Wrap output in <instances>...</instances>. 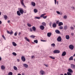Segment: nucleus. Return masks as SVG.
<instances>
[{
    "label": "nucleus",
    "mask_w": 75,
    "mask_h": 75,
    "mask_svg": "<svg viewBox=\"0 0 75 75\" xmlns=\"http://www.w3.org/2000/svg\"><path fill=\"white\" fill-rule=\"evenodd\" d=\"M12 54H13V55H14L15 56H16V55H17V54L14 52H13Z\"/></svg>",
    "instance_id": "4c0bfd02"
},
{
    "label": "nucleus",
    "mask_w": 75,
    "mask_h": 75,
    "mask_svg": "<svg viewBox=\"0 0 75 75\" xmlns=\"http://www.w3.org/2000/svg\"><path fill=\"white\" fill-rule=\"evenodd\" d=\"M17 15L19 16H21V13H20L19 11H17Z\"/></svg>",
    "instance_id": "2eb2a0df"
},
{
    "label": "nucleus",
    "mask_w": 75,
    "mask_h": 75,
    "mask_svg": "<svg viewBox=\"0 0 75 75\" xmlns=\"http://www.w3.org/2000/svg\"><path fill=\"white\" fill-rule=\"evenodd\" d=\"M64 29L66 30L68 29V26H67V25H65L64 26Z\"/></svg>",
    "instance_id": "393cba45"
},
{
    "label": "nucleus",
    "mask_w": 75,
    "mask_h": 75,
    "mask_svg": "<svg viewBox=\"0 0 75 75\" xmlns=\"http://www.w3.org/2000/svg\"><path fill=\"white\" fill-rule=\"evenodd\" d=\"M54 0V4H57V0Z\"/></svg>",
    "instance_id": "3c124183"
},
{
    "label": "nucleus",
    "mask_w": 75,
    "mask_h": 75,
    "mask_svg": "<svg viewBox=\"0 0 75 75\" xmlns=\"http://www.w3.org/2000/svg\"><path fill=\"white\" fill-rule=\"evenodd\" d=\"M49 57L50 58H51V59H55V57H52V56H50Z\"/></svg>",
    "instance_id": "72a5a7b5"
},
{
    "label": "nucleus",
    "mask_w": 75,
    "mask_h": 75,
    "mask_svg": "<svg viewBox=\"0 0 75 75\" xmlns=\"http://www.w3.org/2000/svg\"><path fill=\"white\" fill-rule=\"evenodd\" d=\"M66 38L67 40H69L70 38L69 37V35H66Z\"/></svg>",
    "instance_id": "6ab92c4d"
},
{
    "label": "nucleus",
    "mask_w": 75,
    "mask_h": 75,
    "mask_svg": "<svg viewBox=\"0 0 75 75\" xmlns=\"http://www.w3.org/2000/svg\"><path fill=\"white\" fill-rule=\"evenodd\" d=\"M30 31H31V32H32V31H33V29H32V28H30Z\"/></svg>",
    "instance_id": "864d4df0"
},
{
    "label": "nucleus",
    "mask_w": 75,
    "mask_h": 75,
    "mask_svg": "<svg viewBox=\"0 0 75 75\" xmlns=\"http://www.w3.org/2000/svg\"><path fill=\"white\" fill-rule=\"evenodd\" d=\"M70 29L71 30H74V28L72 26H71L70 27Z\"/></svg>",
    "instance_id": "f704fd0d"
},
{
    "label": "nucleus",
    "mask_w": 75,
    "mask_h": 75,
    "mask_svg": "<svg viewBox=\"0 0 75 75\" xmlns=\"http://www.w3.org/2000/svg\"><path fill=\"white\" fill-rule=\"evenodd\" d=\"M34 13H37V9H35L34 10Z\"/></svg>",
    "instance_id": "473e14b6"
},
{
    "label": "nucleus",
    "mask_w": 75,
    "mask_h": 75,
    "mask_svg": "<svg viewBox=\"0 0 75 75\" xmlns=\"http://www.w3.org/2000/svg\"><path fill=\"white\" fill-rule=\"evenodd\" d=\"M34 56H33L31 57L32 58H34Z\"/></svg>",
    "instance_id": "e2e57ef3"
},
{
    "label": "nucleus",
    "mask_w": 75,
    "mask_h": 75,
    "mask_svg": "<svg viewBox=\"0 0 75 75\" xmlns=\"http://www.w3.org/2000/svg\"><path fill=\"white\" fill-rule=\"evenodd\" d=\"M71 67L72 69H75V65L73 64H71Z\"/></svg>",
    "instance_id": "6e6552de"
},
{
    "label": "nucleus",
    "mask_w": 75,
    "mask_h": 75,
    "mask_svg": "<svg viewBox=\"0 0 75 75\" xmlns=\"http://www.w3.org/2000/svg\"><path fill=\"white\" fill-rule=\"evenodd\" d=\"M2 37L5 40H6V38H5V36H4V35H2Z\"/></svg>",
    "instance_id": "a19ab883"
},
{
    "label": "nucleus",
    "mask_w": 75,
    "mask_h": 75,
    "mask_svg": "<svg viewBox=\"0 0 75 75\" xmlns=\"http://www.w3.org/2000/svg\"><path fill=\"white\" fill-rule=\"evenodd\" d=\"M31 5L33 6V7H35V6L36 4L34 2H31Z\"/></svg>",
    "instance_id": "ddd939ff"
},
{
    "label": "nucleus",
    "mask_w": 75,
    "mask_h": 75,
    "mask_svg": "<svg viewBox=\"0 0 75 75\" xmlns=\"http://www.w3.org/2000/svg\"><path fill=\"white\" fill-rule=\"evenodd\" d=\"M18 62H20V60L19 59H17Z\"/></svg>",
    "instance_id": "13d9d810"
},
{
    "label": "nucleus",
    "mask_w": 75,
    "mask_h": 75,
    "mask_svg": "<svg viewBox=\"0 0 75 75\" xmlns=\"http://www.w3.org/2000/svg\"><path fill=\"white\" fill-rule=\"evenodd\" d=\"M40 28L41 29V30H43L44 29V26L42 25H41L40 26Z\"/></svg>",
    "instance_id": "9d476101"
},
{
    "label": "nucleus",
    "mask_w": 75,
    "mask_h": 75,
    "mask_svg": "<svg viewBox=\"0 0 75 75\" xmlns=\"http://www.w3.org/2000/svg\"><path fill=\"white\" fill-rule=\"evenodd\" d=\"M68 71V72H70V73H73V71L72 69H68L67 70Z\"/></svg>",
    "instance_id": "1a4fd4ad"
},
{
    "label": "nucleus",
    "mask_w": 75,
    "mask_h": 75,
    "mask_svg": "<svg viewBox=\"0 0 75 75\" xmlns=\"http://www.w3.org/2000/svg\"><path fill=\"white\" fill-rule=\"evenodd\" d=\"M47 17V16H44L43 17V18L44 19H45Z\"/></svg>",
    "instance_id": "09e8293b"
},
{
    "label": "nucleus",
    "mask_w": 75,
    "mask_h": 75,
    "mask_svg": "<svg viewBox=\"0 0 75 75\" xmlns=\"http://www.w3.org/2000/svg\"><path fill=\"white\" fill-rule=\"evenodd\" d=\"M52 26L53 28H55L57 27V24L55 23H54L52 24Z\"/></svg>",
    "instance_id": "dca6fc26"
},
{
    "label": "nucleus",
    "mask_w": 75,
    "mask_h": 75,
    "mask_svg": "<svg viewBox=\"0 0 75 75\" xmlns=\"http://www.w3.org/2000/svg\"><path fill=\"white\" fill-rule=\"evenodd\" d=\"M41 41H43V42H45V41H46V40H41Z\"/></svg>",
    "instance_id": "6e6d98bb"
},
{
    "label": "nucleus",
    "mask_w": 75,
    "mask_h": 75,
    "mask_svg": "<svg viewBox=\"0 0 75 75\" xmlns=\"http://www.w3.org/2000/svg\"><path fill=\"white\" fill-rule=\"evenodd\" d=\"M51 45V46H52V47H55V44L54 43H53Z\"/></svg>",
    "instance_id": "58836bf2"
},
{
    "label": "nucleus",
    "mask_w": 75,
    "mask_h": 75,
    "mask_svg": "<svg viewBox=\"0 0 75 75\" xmlns=\"http://www.w3.org/2000/svg\"><path fill=\"white\" fill-rule=\"evenodd\" d=\"M56 13H57V14H60V12L59 11H57Z\"/></svg>",
    "instance_id": "de8ad7c7"
},
{
    "label": "nucleus",
    "mask_w": 75,
    "mask_h": 75,
    "mask_svg": "<svg viewBox=\"0 0 75 75\" xmlns=\"http://www.w3.org/2000/svg\"><path fill=\"white\" fill-rule=\"evenodd\" d=\"M55 31L56 34H59L60 33V31L58 30H56Z\"/></svg>",
    "instance_id": "a211bd4d"
},
{
    "label": "nucleus",
    "mask_w": 75,
    "mask_h": 75,
    "mask_svg": "<svg viewBox=\"0 0 75 75\" xmlns=\"http://www.w3.org/2000/svg\"><path fill=\"white\" fill-rule=\"evenodd\" d=\"M66 54H67V53L66 52L64 51L63 52L62 54V56L64 57V56L66 55Z\"/></svg>",
    "instance_id": "9b49d317"
},
{
    "label": "nucleus",
    "mask_w": 75,
    "mask_h": 75,
    "mask_svg": "<svg viewBox=\"0 0 75 75\" xmlns=\"http://www.w3.org/2000/svg\"><path fill=\"white\" fill-rule=\"evenodd\" d=\"M27 25L28 26V27H31V25L29 23H28L27 24Z\"/></svg>",
    "instance_id": "2f4dec72"
},
{
    "label": "nucleus",
    "mask_w": 75,
    "mask_h": 75,
    "mask_svg": "<svg viewBox=\"0 0 75 75\" xmlns=\"http://www.w3.org/2000/svg\"><path fill=\"white\" fill-rule=\"evenodd\" d=\"M63 28V27L62 26H61L59 27V29L60 30H62Z\"/></svg>",
    "instance_id": "a18cd8bd"
},
{
    "label": "nucleus",
    "mask_w": 75,
    "mask_h": 75,
    "mask_svg": "<svg viewBox=\"0 0 75 75\" xmlns=\"http://www.w3.org/2000/svg\"><path fill=\"white\" fill-rule=\"evenodd\" d=\"M30 37L31 38H35V36H34V35H32L30 36Z\"/></svg>",
    "instance_id": "e433bc0d"
},
{
    "label": "nucleus",
    "mask_w": 75,
    "mask_h": 75,
    "mask_svg": "<svg viewBox=\"0 0 75 75\" xmlns=\"http://www.w3.org/2000/svg\"><path fill=\"white\" fill-rule=\"evenodd\" d=\"M10 20H8V23H10Z\"/></svg>",
    "instance_id": "680f3d73"
},
{
    "label": "nucleus",
    "mask_w": 75,
    "mask_h": 75,
    "mask_svg": "<svg viewBox=\"0 0 75 75\" xmlns=\"http://www.w3.org/2000/svg\"><path fill=\"white\" fill-rule=\"evenodd\" d=\"M13 69L14 70H15V71L17 70V68L16 66H13Z\"/></svg>",
    "instance_id": "c756f323"
},
{
    "label": "nucleus",
    "mask_w": 75,
    "mask_h": 75,
    "mask_svg": "<svg viewBox=\"0 0 75 75\" xmlns=\"http://www.w3.org/2000/svg\"><path fill=\"white\" fill-rule=\"evenodd\" d=\"M27 13V11H25L24 13Z\"/></svg>",
    "instance_id": "0e129e2a"
},
{
    "label": "nucleus",
    "mask_w": 75,
    "mask_h": 75,
    "mask_svg": "<svg viewBox=\"0 0 75 75\" xmlns=\"http://www.w3.org/2000/svg\"><path fill=\"white\" fill-rule=\"evenodd\" d=\"M7 33L8 34H10V35H11L12 34H13V31L11 30V32H10L8 30L7 31Z\"/></svg>",
    "instance_id": "f8f14e48"
},
{
    "label": "nucleus",
    "mask_w": 75,
    "mask_h": 75,
    "mask_svg": "<svg viewBox=\"0 0 75 75\" xmlns=\"http://www.w3.org/2000/svg\"><path fill=\"white\" fill-rule=\"evenodd\" d=\"M62 40V39L61 36H59L57 38V41L59 42L61 41Z\"/></svg>",
    "instance_id": "0eeeda50"
},
{
    "label": "nucleus",
    "mask_w": 75,
    "mask_h": 75,
    "mask_svg": "<svg viewBox=\"0 0 75 75\" xmlns=\"http://www.w3.org/2000/svg\"><path fill=\"white\" fill-rule=\"evenodd\" d=\"M57 5L58 4V1H57Z\"/></svg>",
    "instance_id": "69168bd1"
},
{
    "label": "nucleus",
    "mask_w": 75,
    "mask_h": 75,
    "mask_svg": "<svg viewBox=\"0 0 75 75\" xmlns=\"http://www.w3.org/2000/svg\"><path fill=\"white\" fill-rule=\"evenodd\" d=\"M46 15V14L45 13L44 14H42L40 16V17H44V16H45Z\"/></svg>",
    "instance_id": "aec40b11"
},
{
    "label": "nucleus",
    "mask_w": 75,
    "mask_h": 75,
    "mask_svg": "<svg viewBox=\"0 0 75 75\" xmlns=\"http://www.w3.org/2000/svg\"><path fill=\"white\" fill-rule=\"evenodd\" d=\"M64 75H72V74H71V73L67 72V74L66 73H65L64 74Z\"/></svg>",
    "instance_id": "f3484780"
},
{
    "label": "nucleus",
    "mask_w": 75,
    "mask_h": 75,
    "mask_svg": "<svg viewBox=\"0 0 75 75\" xmlns=\"http://www.w3.org/2000/svg\"><path fill=\"white\" fill-rule=\"evenodd\" d=\"M67 18V16L65 15L63 17V18Z\"/></svg>",
    "instance_id": "49530a36"
},
{
    "label": "nucleus",
    "mask_w": 75,
    "mask_h": 75,
    "mask_svg": "<svg viewBox=\"0 0 75 75\" xmlns=\"http://www.w3.org/2000/svg\"><path fill=\"white\" fill-rule=\"evenodd\" d=\"M4 18L5 19H6L7 18V16L6 15H4Z\"/></svg>",
    "instance_id": "79ce46f5"
},
{
    "label": "nucleus",
    "mask_w": 75,
    "mask_h": 75,
    "mask_svg": "<svg viewBox=\"0 0 75 75\" xmlns=\"http://www.w3.org/2000/svg\"><path fill=\"white\" fill-rule=\"evenodd\" d=\"M20 2L21 4L24 7H25V5H24V0H21L20 1Z\"/></svg>",
    "instance_id": "f03ea898"
},
{
    "label": "nucleus",
    "mask_w": 75,
    "mask_h": 75,
    "mask_svg": "<svg viewBox=\"0 0 75 75\" xmlns=\"http://www.w3.org/2000/svg\"><path fill=\"white\" fill-rule=\"evenodd\" d=\"M8 75H13V73L12 72H10L8 73Z\"/></svg>",
    "instance_id": "c9c22d12"
},
{
    "label": "nucleus",
    "mask_w": 75,
    "mask_h": 75,
    "mask_svg": "<svg viewBox=\"0 0 75 75\" xmlns=\"http://www.w3.org/2000/svg\"><path fill=\"white\" fill-rule=\"evenodd\" d=\"M35 19H41V18L40 17H35Z\"/></svg>",
    "instance_id": "c85d7f7f"
},
{
    "label": "nucleus",
    "mask_w": 75,
    "mask_h": 75,
    "mask_svg": "<svg viewBox=\"0 0 75 75\" xmlns=\"http://www.w3.org/2000/svg\"><path fill=\"white\" fill-rule=\"evenodd\" d=\"M44 65L45 66L47 67H48V65H46L45 64Z\"/></svg>",
    "instance_id": "5fc2aeb1"
},
{
    "label": "nucleus",
    "mask_w": 75,
    "mask_h": 75,
    "mask_svg": "<svg viewBox=\"0 0 75 75\" xmlns=\"http://www.w3.org/2000/svg\"><path fill=\"white\" fill-rule=\"evenodd\" d=\"M18 10L21 14H23L24 13V9L22 8H18Z\"/></svg>",
    "instance_id": "f257e3e1"
},
{
    "label": "nucleus",
    "mask_w": 75,
    "mask_h": 75,
    "mask_svg": "<svg viewBox=\"0 0 75 75\" xmlns=\"http://www.w3.org/2000/svg\"><path fill=\"white\" fill-rule=\"evenodd\" d=\"M69 48H70V49H71V50H74V47L73 45H69Z\"/></svg>",
    "instance_id": "20e7f679"
},
{
    "label": "nucleus",
    "mask_w": 75,
    "mask_h": 75,
    "mask_svg": "<svg viewBox=\"0 0 75 75\" xmlns=\"http://www.w3.org/2000/svg\"><path fill=\"white\" fill-rule=\"evenodd\" d=\"M13 45V46H17V44H16V43H15V42H12Z\"/></svg>",
    "instance_id": "412c9836"
},
{
    "label": "nucleus",
    "mask_w": 75,
    "mask_h": 75,
    "mask_svg": "<svg viewBox=\"0 0 75 75\" xmlns=\"http://www.w3.org/2000/svg\"><path fill=\"white\" fill-rule=\"evenodd\" d=\"M69 61H71V60H73V57L72 56H71L69 58Z\"/></svg>",
    "instance_id": "7c9ffc66"
},
{
    "label": "nucleus",
    "mask_w": 75,
    "mask_h": 75,
    "mask_svg": "<svg viewBox=\"0 0 75 75\" xmlns=\"http://www.w3.org/2000/svg\"><path fill=\"white\" fill-rule=\"evenodd\" d=\"M60 52V51L58 50H55L53 51L54 54H59Z\"/></svg>",
    "instance_id": "7ed1b4c3"
},
{
    "label": "nucleus",
    "mask_w": 75,
    "mask_h": 75,
    "mask_svg": "<svg viewBox=\"0 0 75 75\" xmlns=\"http://www.w3.org/2000/svg\"><path fill=\"white\" fill-rule=\"evenodd\" d=\"M59 21H56V23L57 24H59Z\"/></svg>",
    "instance_id": "c03bdc74"
},
{
    "label": "nucleus",
    "mask_w": 75,
    "mask_h": 75,
    "mask_svg": "<svg viewBox=\"0 0 75 75\" xmlns=\"http://www.w3.org/2000/svg\"><path fill=\"white\" fill-rule=\"evenodd\" d=\"M34 42H35L36 44H37L38 43V40H34Z\"/></svg>",
    "instance_id": "ea45409f"
},
{
    "label": "nucleus",
    "mask_w": 75,
    "mask_h": 75,
    "mask_svg": "<svg viewBox=\"0 0 75 75\" xmlns=\"http://www.w3.org/2000/svg\"><path fill=\"white\" fill-rule=\"evenodd\" d=\"M2 23V22H1V21H0V24H1Z\"/></svg>",
    "instance_id": "bf43d9fd"
},
{
    "label": "nucleus",
    "mask_w": 75,
    "mask_h": 75,
    "mask_svg": "<svg viewBox=\"0 0 75 75\" xmlns=\"http://www.w3.org/2000/svg\"><path fill=\"white\" fill-rule=\"evenodd\" d=\"M75 53L73 55V57H75Z\"/></svg>",
    "instance_id": "338daca9"
},
{
    "label": "nucleus",
    "mask_w": 75,
    "mask_h": 75,
    "mask_svg": "<svg viewBox=\"0 0 75 75\" xmlns=\"http://www.w3.org/2000/svg\"><path fill=\"white\" fill-rule=\"evenodd\" d=\"M63 25V23L62 22H59V23L58 25L59 26H61V25Z\"/></svg>",
    "instance_id": "b1692460"
},
{
    "label": "nucleus",
    "mask_w": 75,
    "mask_h": 75,
    "mask_svg": "<svg viewBox=\"0 0 75 75\" xmlns=\"http://www.w3.org/2000/svg\"><path fill=\"white\" fill-rule=\"evenodd\" d=\"M18 75H21V74H18Z\"/></svg>",
    "instance_id": "774afa93"
},
{
    "label": "nucleus",
    "mask_w": 75,
    "mask_h": 75,
    "mask_svg": "<svg viewBox=\"0 0 75 75\" xmlns=\"http://www.w3.org/2000/svg\"><path fill=\"white\" fill-rule=\"evenodd\" d=\"M21 34V33L20 32H19L18 33V35H20Z\"/></svg>",
    "instance_id": "603ef678"
},
{
    "label": "nucleus",
    "mask_w": 75,
    "mask_h": 75,
    "mask_svg": "<svg viewBox=\"0 0 75 75\" xmlns=\"http://www.w3.org/2000/svg\"><path fill=\"white\" fill-rule=\"evenodd\" d=\"M25 39L26 41H28V42H30V40H29V39L27 37H25Z\"/></svg>",
    "instance_id": "bb28decb"
},
{
    "label": "nucleus",
    "mask_w": 75,
    "mask_h": 75,
    "mask_svg": "<svg viewBox=\"0 0 75 75\" xmlns=\"http://www.w3.org/2000/svg\"><path fill=\"white\" fill-rule=\"evenodd\" d=\"M71 35H72V36L74 35V33H71Z\"/></svg>",
    "instance_id": "4d7b16f0"
},
{
    "label": "nucleus",
    "mask_w": 75,
    "mask_h": 75,
    "mask_svg": "<svg viewBox=\"0 0 75 75\" xmlns=\"http://www.w3.org/2000/svg\"><path fill=\"white\" fill-rule=\"evenodd\" d=\"M71 8H73V10H75V7H74V6H71Z\"/></svg>",
    "instance_id": "8fccbe9b"
},
{
    "label": "nucleus",
    "mask_w": 75,
    "mask_h": 75,
    "mask_svg": "<svg viewBox=\"0 0 75 75\" xmlns=\"http://www.w3.org/2000/svg\"><path fill=\"white\" fill-rule=\"evenodd\" d=\"M1 68L2 69H4L5 68L4 66V65H2L1 66Z\"/></svg>",
    "instance_id": "a878e982"
},
{
    "label": "nucleus",
    "mask_w": 75,
    "mask_h": 75,
    "mask_svg": "<svg viewBox=\"0 0 75 75\" xmlns=\"http://www.w3.org/2000/svg\"><path fill=\"white\" fill-rule=\"evenodd\" d=\"M32 29L34 31H35L36 30V28L35 26H33L32 27Z\"/></svg>",
    "instance_id": "5701e85b"
},
{
    "label": "nucleus",
    "mask_w": 75,
    "mask_h": 75,
    "mask_svg": "<svg viewBox=\"0 0 75 75\" xmlns=\"http://www.w3.org/2000/svg\"><path fill=\"white\" fill-rule=\"evenodd\" d=\"M23 66H24V67L25 68H28V65L25 64H23Z\"/></svg>",
    "instance_id": "4be33fe9"
},
{
    "label": "nucleus",
    "mask_w": 75,
    "mask_h": 75,
    "mask_svg": "<svg viewBox=\"0 0 75 75\" xmlns=\"http://www.w3.org/2000/svg\"><path fill=\"white\" fill-rule=\"evenodd\" d=\"M18 33H17V32H15V34H14L15 36H17V34Z\"/></svg>",
    "instance_id": "37998d69"
},
{
    "label": "nucleus",
    "mask_w": 75,
    "mask_h": 75,
    "mask_svg": "<svg viewBox=\"0 0 75 75\" xmlns=\"http://www.w3.org/2000/svg\"><path fill=\"white\" fill-rule=\"evenodd\" d=\"M52 35V33L51 32L48 33H47V36L48 37H51V35Z\"/></svg>",
    "instance_id": "4468645a"
},
{
    "label": "nucleus",
    "mask_w": 75,
    "mask_h": 75,
    "mask_svg": "<svg viewBox=\"0 0 75 75\" xmlns=\"http://www.w3.org/2000/svg\"><path fill=\"white\" fill-rule=\"evenodd\" d=\"M1 57H0V61H1Z\"/></svg>",
    "instance_id": "052dcab7"
},
{
    "label": "nucleus",
    "mask_w": 75,
    "mask_h": 75,
    "mask_svg": "<svg viewBox=\"0 0 75 75\" xmlns=\"http://www.w3.org/2000/svg\"><path fill=\"white\" fill-rule=\"evenodd\" d=\"M21 59L23 62L25 61V58L24 56H22L21 57Z\"/></svg>",
    "instance_id": "39448f33"
},
{
    "label": "nucleus",
    "mask_w": 75,
    "mask_h": 75,
    "mask_svg": "<svg viewBox=\"0 0 75 75\" xmlns=\"http://www.w3.org/2000/svg\"><path fill=\"white\" fill-rule=\"evenodd\" d=\"M40 74L41 75H44L45 74V71L43 70H41L40 71Z\"/></svg>",
    "instance_id": "423d86ee"
},
{
    "label": "nucleus",
    "mask_w": 75,
    "mask_h": 75,
    "mask_svg": "<svg viewBox=\"0 0 75 75\" xmlns=\"http://www.w3.org/2000/svg\"><path fill=\"white\" fill-rule=\"evenodd\" d=\"M42 25H44V26H46V23H45L43 22L42 23Z\"/></svg>",
    "instance_id": "cd10ccee"
}]
</instances>
